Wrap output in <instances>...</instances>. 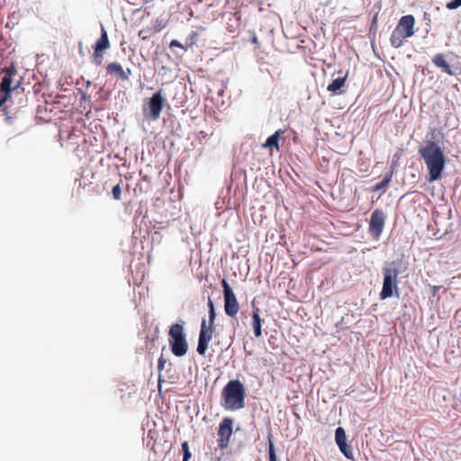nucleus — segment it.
Masks as SVG:
<instances>
[{
    "label": "nucleus",
    "mask_w": 461,
    "mask_h": 461,
    "mask_svg": "<svg viewBox=\"0 0 461 461\" xmlns=\"http://www.w3.org/2000/svg\"><path fill=\"white\" fill-rule=\"evenodd\" d=\"M419 153L429 169L428 180L433 182L440 179L446 164L445 156L440 148L435 142L428 141L420 148Z\"/></svg>",
    "instance_id": "f257e3e1"
},
{
    "label": "nucleus",
    "mask_w": 461,
    "mask_h": 461,
    "mask_svg": "<svg viewBox=\"0 0 461 461\" xmlns=\"http://www.w3.org/2000/svg\"><path fill=\"white\" fill-rule=\"evenodd\" d=\"M224 407L228 410H239L244 406L245 388L239 380L227 384L222 391Z\"/></svg>",
    "instance_id": "f03ea898"
},
{
    "label": "nucleus",
    "mask_w": 461,
    "mask_h": 461,
    "mask_svg": "<svg viewBox=\"0 0 461 461\" xmlns=\"http://www.w3.org/2000/svg\"><path fill=\"white\" fill-rule=\"evenodd\" d=\"M398 263L395 261L386 263L383 267L384 282L379 294L381 300L393 296L397 293V277L400 275Z\"/></svg>",
    "instance_id": "7ed1b4c3"
},
{
    "label": "nucleus",
    "mask_w": 461,
    "mask_h": 461,
    "mask_svg": "<svg viewBox=\"0 0 461 461\" xmlns=\"http://www.w3.org/2000/svg\"><path fill=\"white\" fill-rule=\"evenodd\" d=\"M171 341V350L176 357H183L188 350V345L184 334V329L181 324H174L171 326L169 332Z\"/></svg>",
    "instance_id": "20e7f679"
},
{
    "label": "nucleus",
    "mask_w": 461,
    "mask_h": 461,
    "mask_svg": "<svg viewBox=\"0 0 461 461\" xmlns=\"http://www.w3.org/2000/svg\"><path fill=\"white\" fill-rule=\"evenodd\" d=\"M222 287L224 293V310L227 315L233 317L235 316L240 309L239 303L237 302L236 296L230 287L226 280H222Z\"/></svg>",
    "instance_id": "39448f33"
},
{
    "label": "nucleus",
    "mask_w": 461,
    "mask_h": 461,
    "mask_svg": "<svg viewBox=\"0 0 461 461\" xmlns=\"http://www.w3.org/2000/svg\"><path fill=\"white\" fill-rule=\"evenodd\" d=\"M335 441L341 453L348 459H354L355 446L352 434H335Z\"/></svg>",
    "instance_id": "423d86ee"
},
{
    "label": "nucleus",
    "mask_w": 461,
    "mask_h": 461,
    "mask_svg": "<svg viewBox=\"0 0 461 461\" xmlns=\"http://www.w3.org/2000/svg\"><path fill=\"white\" fill-rule=\"evenodd\" d=\"M385 221L384 213L381 211L375 210L373 212L370 219L369 231L375 239H378L384 230Z\"/></svg>",
    "instance_id": "0eeeda50"
},
{
    "label": "nucleus",
    "mask_w": 461,
    "mask_h": 461,
    "mask_svg": "<svg viewBox=\"0 0 461 461\" xmlns=\"http://www.w3.org/2000/svg\"><path fill=\"white\" fill-rule=\"evenodd\" d=\"M166 103L165 98L162 96L161 92L155 93L148 104V108L150 112L152 120L156 121L160 117L162 109Z\"/></svg>",
    "instance_id": "6e6552de"
},
{
    "label": "nucleus",
    "mask_w": 461,
    "mask_h": 461,
    "mask_svg": "<svg viewBox=\"0 0 461 461\" xmlns=\"http://www.w3.org/2000/svg\"><path fill=\"white\" fill-rule=\"evenodd\" d=\"M212 326H207L206 321L203 320L197 346V352L200 355L205 354L208 343L212 339Z\"/></svg>",
    "instance_id": "1a4fd4ad"
},
{
    "label": "nucleus",
    "mask_w": 461,
    "mask_h": 461,
    "mask_svg": "<svg viewBox=\"0 0 461 461\" xmlns=\"http://www.w3.org/2000/svg\"><path fill=\"white\" fill-rule=\"evenodd\" d=\"M14 74V70L10 68L6 71L5 75L4 76V77L2 79L0 86H1V90L5 93V95H4V97H2L0 99V106H2L5 103V101L9 97L11 92L13 90H15L16 88H18L20 86V83H17V85L15 86L11 87Z\"/></svg>",
    "instance_id": "9d476101"
},
{
    "label": "nucleus",
    "mask_w": 461,
    "mask_h": 461,
    "mask_svg": "<svg viewBox=\"0 0 461 461\" xmlns=\"http://www.w3.org/2000/svg\"><path fill=\"white\" fill-rule=\"evenodd\" d=\"M415 23L414 17L412 15L402 16L395 29L402 32L408 38L412 36L413 26Z\"/></svg>",
    "instance_id": "9b49d317"
},
{
    "label": "nucleus",
    "mask_w": 461,
    "mask_h": 461,
    "mask_svg": "<svg viewBox=\"0 0 461 461\" xmlns=\"http://www.w3.org/2000/svg\"><path fill=\"white\" fill-rule=\"evenodd\" d=\"M110 48V42L108 40L107 32L104 26H102V34L100 39L96 41L95 50L103 51Z\"/></svg>",
    "instance_id": "f8f14e48"
},
{
    "label": "nucleus",
    "mask_w": 461,
    "mask_h": 461,
    "mask_svg": "<svg viewBox=\"0 0 461 461\" xmlns=\"http://www.w3.org/2000/svg\"><path fill=\"white\" fill-rule=\"evenodd\" d=\"M405 38H408V37L405 36L402 32H401L397 29H394L391 35L390 41H391V44L394 48H400L402 45L403 40Z\"/></svg>",
    "instance_id": "ddd939ff"
},
{
    "label": "nucleus",
    "mask_w": 461,
    "mask_h": 461,
    "mask_svg": "<svg viewBox=\"0 0 461 461\" xmlns=\"http://www.w3.org/2000/svg\"><path fill=\"white\" fill-rule=\"evenodd\" d=\"M107 71L110 74H118L120 77L122 79H128V75H126V72L123 70L122 67L119 63L113 62L108 64Z\"/></svg>",
    "instance_id": "4468645a"
},
{
    "label": "nucleus",
    "mask_w": 461,
    "mask_h": 461,
    "mask_svg": "<svg viewBox=\"0 0 461 461\" xmlns=\"http://www.w3.org/2000/svg\"><path fill=\"white\" fill-rule=\"evenodd\" d=\"M252 327L254 330L255 336L259 338L262 335V331H261V319L258 314V310H256L253 312Z\"/></svg>",
    "instance_id": "2eb2a0df"
},
{
    "label": "nucleus",
    "mask_w": 461,
    "mask_h": 461,
    "mask_svg": "<svg viewBox=\"0 0 461 461\" xmlns=\"http://www.w3.org/2000/svg\"><path fill=\"white\" fill-rule=\"evenodd\" d=\"M346 77H338L334 79L331 84H330L327 87V90L330 92H332L333 94L337 95L339 94V90L344 86Z\"/></svg>",
    "instance_id": "dca6fc26"
},
{
    "label": "nucleus",
    "mask_w": 461,
    "mask_h": 461,
    "mask_svg": "<svg viewBox=\"0 0 461 461\" xmlns=\"http://www.w3.org/2000/svg\"><path fill=\"white\" fill-rule=\"evenodd\" d=\"M433 62L437 67L441 68L443 71H445L446 73L453 75V72L451 71L449 65L444 59L442 55H436L433 59Z\"/></svg>",
    "instance_id": "f3484780"
},
{
    "label": "nucleus",
    "mask_w": 461,
    "mask_h": 461,
    "mask_svg": "<svg viewBox=\"0 0 461 461\" xmlns=\"http://www.w3.org/2000/svg\"><path fill=\"white\" fill-rule=\"evenodd\" d=\"M280 134H281V131H277L275 134L270 136L267 140L266 143L264 144V147L265 148L275 147V148L278 149V140H279Z\"/></svg>",
    "instance_id": "a211bd4d"
},
{
    "label": "nucleus",
    "mask_w": 461,
    "mask_h": 461,
    "mask_svg": "<svg viewBox=\"0 0 461 461\" xmlns=\"http://www.w3.org/2000/svg\"><path fill=\"white\" fill-rule=\"evenodd\" d=\"M233 420L226 418L220 424L219 432H232Z\"/></svg>",
    "instance_id": "6ab92c4d"
},
{
    "label": "nucleus",
    "mask_w": 461,
    "mask_h": 461,
    "mask_svg": "<svg viewBox=\"0 0 461 461\" xmlns=\"http://www.w3.org/2000/svg\"><path fill=\"white\" fill-rule=\"evenodd\" d=\"M208 306H209V326H212L216 314H215V309H214L213 303H212V299H210V298L208 301Z\"/></svg>",
    "instance_id": "aec40b11"
},
{
    "label": "nucleus",
    "mask_w": 461,
    "mask_h": 461,
    "mask_svg": "<svg viewBox=\"0 0 461 461\" xmlns=\"http://www.w3.org/2000/svg\"><path fill=\"white\" fill-rule=\"evenodd\" d=\"M267 440H268V444H269V460L276 461V456L274 443H273V437L271 434H269Z\"/></svg>",
    "instance_id": "412c9836"
},
{
    "label": "nucleus",
    "mask_w": 461,
    "mask_h": 461,
    "mask_svg": "<svg viewBox=\"0 0 461 461\" xmlns=\"http://www.w3.org/2000/svg\"><path fill=\"white\" fill-rule=\"evenodd\" d=\"M230 436L231 434H221V438L219 439V447L221 449H224L228 447Z\"/></svg>",
    "instance_id": "4be33fe9"
},
{
    "label": "nucleus",
    "mask_w": 461,
    "mask_h": 461,
    "mask_svg": "<svg viewBox=\"0 0 461 461\" xmlns=\"http://www.w3.org/2000/svg\"><path fill=\"white\" fill-rule=\"evenodd\" d=\"M390 181H391V176H384L383 181L376 185L375 189L376 190L382 189L383 187L386 186L390 183Z\"/></svg>",
    "instance_id": "5701e85b"
},
{
    "label": "nucleus",
    "mask_w": 461,
    "mask_h": 461,
    "mask_svg": "<svg viewBox=\"0 0 461 461\" xmlns=\"http://www.w3.org/2000/svg\"><path fill=\"white\" fill-rule=\"evenodd\" d=\"M461 6V0H453L450 3L447 4V8L448 10H454Z\"/></svg>",
    "instance_id": "b1692460"
},
{
    "label": "nucleus",
    "mask_w": 461,
    "mask_h": 461,
    "mask_svg": "<svg viewBox=\"0 0 461 461\" xmlns=\"http://www.w3.org/2000/svg\"><path fill=\"white\" fill-rule=\"evenodd\" d=\"M102 51H97V50H95V54H94V61L95 63L99 66L102 64V61H103V55L101 53Z\"/></svg>",
    "instance_id": "393cba45"
},
{
    "label": "nucleus",
    "mask_w": 461,
    "mask_h": 461,
    "mask_svg": "<svg viewBox=\"0 0 461 461\" xmlns=\"http://www.w3.org/2000/svg\"><path fill=\"white\" fill-rule=\"evenodd\" d=\"M112 193H113V196L115 200L121 199V188H120L119 185H116L113 187Z\"/></svg>",
    "instance_id": "a878e982"
},
{
    "label": "nucleus",
    "mask_w": 461,
    "mask_h": 461,
    "mask_svg": "<svg viewBox=\"0 0 461 461\" xmlns=\"http://www.w3.org/2000/svg\"><path fill=\"white\" fill-rule=\"evenodd\" d=\"M180 47V48H183L185 50H186L178 41L176 40H173L171 42H170V47Z\"/></svg>",
    "instance_id": "bb28decb"
},
{
    "label": "nucleus",
    "mask_w": 461,
    "mask_h": 461,
    "mask_svg": "<svg viewBox=\"0 0 461 461\" xmlns=\"http://www.w3.org/2000/svg\"><path fill=\"white\" fill-rule=\"evenodd\" d=\"M166 364V360L163 357L158 359V368L162 369Z\"/></svg>",
    "instance_id": "cd10ccee"
},
{
    "label": "nucleus",
    "mask_w": 461,
    "mask_h": 461,
    "mask_svg": "<svg viewBox=\"0 0 461 461\" xmlns=\"http://www.w3.org/2000/svg\"><path fill=\"white\" fill-rule=\"evenodd\" d=\"M182 449H183V452L190 451L189 447H188V442L185 441L182 444Z\"/></svg>",
    "instance_id": "c85d7f7f"
},
{
    "label": "nucleus",
    "mask_w": 461,
    "mask_h": 461,
    "mask_svg": "<svg viewBox=\"0 0 461 461\" xmlns=\"http://www.w3.org/2000/svg\"><path fill=\"white\" fill-rule=\"evenodd\" d=\"M192 456V454L190 451L184 452V457L183 459L189 460Z\"/></svg>",
    "instance_id": "c756f323"
},
{
    "label": "nucleus",
    "mask_w": 461,
    "mask_h": 461,
    "mask_svg": "<svg viewBox=\"0 0 461 461\" xmlns=\"http://www.w3.org/2000/svg\"><path fill=\"white\" fill-rule=\"evenodd\" d=\"M335 432L342 433V432H345V431H344V429H343V428H341V427H338V428L336 429Z\"/></svg>",
    "instance_id": "7c9ffc66"
},
{
    "label": "nucleus",
    "mask_w": 461,
    "mask_h": 461,
    "mask_svg": "<svg viewBox=\"0 0 461 461\" xmlns=\"http://www.w3.org/2000/svg\"><path fill=\"white\" fill-rule=\"evenodd\" d=\"M131 74V69H127L126 75H128V77H129Z\"/></svg>",
    "instance_id": "2f4dec72"
},
{
    "label": "nucleus",
    "mask_w": 461,
    "mask_h": 461,
    "mask_svg": "<svg viewBox=\"0 0 461 461\" xmlns=\"http://www.w3.org/2000/svg\"><path fill=\"white\" fill-rule=\"evenodd\" d=\"M183 461H189V460L183 459Z\"/></svg>",
    "instance_id": "473e14b6"
}]
</instances>
